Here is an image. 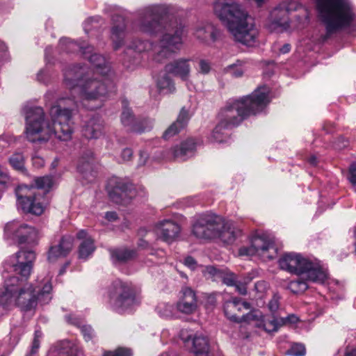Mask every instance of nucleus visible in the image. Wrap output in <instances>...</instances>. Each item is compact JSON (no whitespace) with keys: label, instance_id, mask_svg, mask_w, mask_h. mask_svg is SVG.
<instances>
[{"label":"nucleus","instance_id":"obj_39","mask_svg":"<svg viewBox=\"0 0 356 356\" xmlns=\"http://www.w3.org/2000/svg\"><path fill=\"white\" fill-rule=\"evenodd\" d=\"M224 269L216 268L212 266H206L203 270V274L207 279H211L213 281H220Z\"/></svg>","mask_w":356,"mask_h":356},{"label":"nucleus","instance_id":"obj_23","mask_svg":"<svg viewBox=\"0 0 356 356\" xmlns=\"http://www.w3.org/2000/svg\"><path fill=\"white\" fill-rule=\"evenodd\" d=\"M193 35L200 42L209 44L217 38V31L209 22H200L193 29Z\"/></svg>","mask_w":356,"mask_h":356},{"label":"nucleus","instance_id":"obj_17","mask_svg":"<svg viewBox=\"0 0 356 356\" xmlns=\"http://www.w3.org/2000/svg\"><path fill=\"white\" fill-rule=\"evenodd\" d=\"M218 223L220 224V227L215 232V238H218L225 244H232L241 234V230L233 222L226 221L220 216L218 217Z\"/></svg>","mask_w":356,"mask_h":356},{"label":"nucleus","instance_id":"obj_61","mask_svg":"<svg viewBox=\"0 0 356 356\" xmlns=\"http://www.w3.org/2000/svg\"><path fill=\"white\" fill-rule=\"evenodd\" d=\"M291 50V45L289 44H284L282 48L280 49V54H286L289 53Z\"/></svg>","mask_w":356,"mask_h":356},{"label":"nucleus","instance_id":"obj_15","mask_svg":"<svg viewBox=\"0 0 356 356\" xmlns=\"http://www.w3.org/2000/svg\"><path fill=\"white\" fill-rule=\"evenodd\" d=\"M218 216L204 214L197 218L193 225V234L198 238H215V232L220 224L218 223Z\"/></svg>","mask_w":356,"mask_h":356},{"label":"nucleus","instance_id":"obj_57","mask_svg":"<svg viewBox=\"0 0 356 356\" xmlns=\"http://www.w3.org/2000/svg\"><path fill=\"white\" fill-rule=\"evenodd\" d=\"M269 309L271 312H275L279 307L278 300L275 298H273L268 303Z\"/></svg>","mask_w":356,"mask_h":356},{"label":"nucleus","instance_id":"obj_44","mask_svg":"<svg viewBox=\"0 0 356 356\" xmlns=\"http://www.w3.org/2000/svg\"><path fill=\"white\" fill-rule=\"evenodd\" d=\"M151 44L147 41H139L138 43L134 42L132 44L128 45V49H134L138 52H142L147 50Z\"/></svg>","mask_w":356,"mask_h":356},{"label":"nucleus","instance_id":"obj_50","mask_svg":"<svg viewBox=\"0 0 356 356\" xmlns=\"http://www.w3.org/2000/svg\"><path fill=\"white\" fill-rule=\"evenodd\" d=\"M280 323L282 325H289V324H295L298 321V318L293 315H289L286 317H280Z\"/></svg>","mask_w":356,"mask_h":356},{"label":"nucleus","instance_id":"obj_49","mask_svg":"<svg viewBox=\"0 0 356 356\" xmlns=\"http://www.w3.org/2000/svg\"><path fill=\"white\" fill-rule=\"evenodd\" d=\"M211 69V64L207 60L201 59L199 61V72L202 74H207L209 73Z\"/></svg>","mask_w":356,"mask_h":356},{"label":"nucleus","instance_id":"obj_16","mask_svg":"<svg viewBox=\"0 0 356 356\" xmlns=\"http://www.w3.org/2000/svg\"><path fill=\"white\" fill-rule=\"evenodd\" d=\"M108 193L112 200L117 204H127L133 197L134 191L132 185L120 178H113L108 182Z\"/></svg>","mask_w":356,"mask_h":356},{"label":"nucleus","instance_id":"obj_29","mask_svg":"<svg viewBox=\"0 0 356 356\" xmlns=\"http://www.w3.org/2000/svg\"><path fill=\"white\" fill-rule=\"evenodd\" d=\"M93 160V154L90 151L87 152L79 159L77 170L86 179H89L90 176L95 177L92 175Z\"/></svg>","mask_w":356,"mask_h":356},{"label":"nucleus","instance_id":"obj_1","mask_svg":"<svg viewBox=\"0 0 356 356\" xmlns=\"http://www.w3.org/2000/svg\"><path fill=\"white\" fill-rule=\"evenodd\" d=\"M35 258L33 251L22 250L6 262L5 268L12 269L22 279L15 276L7 278L3 274L5 281L0 291V305L3 307L10 309L16 306L22 311H30L36 307L38 301L47 304L51 300L52 286L49 280H44L42 286H37V296L33 284L25 282L31 275Z\"/></svg>","mask_w":356,"mask_h":356},{"label":"nucleus","instance_id":"obj_54","mask_svg":"<svg viewBox=\"0 0 356 356\" xmlns=\"http://www.w3.org/2000/svg\"><path fill=\"white\" fill-rule=\"evenodd\" d=\"M100 20L99 17H90L88 18L83 24L84 30L86 33H88V31L90 30V28L89 27L90 25H92L93 22L98 23Z\"/></svg>","mask_w":356,"mask_h":356},{"label":"nucleus","instance_id":"obj_20","mask_svg":"<svg viewBox=\"0 0 356 356\" xmlns=\"http://www.w3.org/2000/svg\"><path fill=\"white\" fill-rule=\"evenodd\" d=\"M250 305L248 302L242 301L241 299L234 298L227 300L224 304V312L225 316L232 321H240V317L238 313L242 312L243 310H249Z\"/></svg>","mask_w":356,"mask_h":356},{"label":"nucleus","instance_id":"obj_45","mask_svg":"<svg viewBox=\"0 0 356 356\" xmlns=\"http://www.w3.org/2000/svg\"><path fill=\"white\" fill-rule=\"evenodd\" d=\"M288 353L291 356H304L305 355V348L302 344L296 343L291 346Z\"/></svg>","mask_w":356,"mask_h":356},{"label":"nucleus","instance_id":"obj_62","mask_svg":"<svg viewBox=\"0 0 356 356\" xmlns=\"http://www.w3.org/2000/svg\"><path fill=\"white\" fill-rule=\"evenodd\" d=\"M343 356H356V349L347 350Z\"/></svg>","mask_w":356,"mask_h":356},{"label":"nucleus","instance_id":"obj_27","mask_svg":"<svg viewBox=\"0 0 356 356\" xmlns=\"http://www.w3.org/2000/svg\"><path fill=\"white\" fill-rule=\"evenodd\" d=\"M196 149V143L194 139L190 138L181 143L172 149V155L175 159L185 161L192 156Z\"/></svg>","mask_w":356,"mask_h":356},{"label":"nucleus","instance_id":"obj_56","mask_svg":"<svg viewBox=\"0 0 356 356\" xmlns=\"http://www.w3.org/2000/svg\"><path fill=\"white\" fill-rule=\"evenodd\" d=\"M33 164L36 168H41L44 165V159L38 156H34L32 158Z\"/></svg>","mask_w":356,"mask_h":356},{"label":"nucleus","instance_id":"obj_3","mask_svg":"<svg viewBox=\"0 0 356 356\" xmlns=\"http://www.w3.org/2000/svg\"><path fill=\"white\" fill-rule=\"evenodd\" d=\"M89 61L95 67V74L101 75V80L89 76L87 67L70 66L64 70V83L73 94L79 93L82 102L101 99L115 88L111 67L102 55L95 54ZM82 104L86 106L84 102Z\"/></svg>","mask_w":356,"mask_h":356},{"label":"nucleus","instance_id":"obj_59","mask_svg":"<svg viewBox=\"0 0 356 356\" xmlns=\"http://www.w3.org/2000/svg\"><path fill=\"white\" fill-rule=\"evenodd\" d=\"M105 218L109 221H114L118 218L117 213L114 211L107 212L105 214Z\"/></svg>","mask_w":356,"mask_h":356},{"label":"nucleus","instance_id":"obj_9","mask_svg":"<svg viewBox=\"0 0 356 356\" xmlns=\"http://www.w3.org/2000/svg\"><path fill=\"white\" fill-rule=\"evenodd\" d=\"M108 296L111 305L119 313L130 309L136 304L133 286L120 280L112 283L108 289Z\"/></svg>","mask_w":356,"mask_h":356},{"label":"nucleus","instance_id":"obj_35","mask_svg":"<svg viewBox=\"0 0 356 356\" xmlns=\"http://www.w3.org/2000/svg\"><path fill=\"white\" fill-rule=\"evenodd\" d=\"M256 326L258 327H262L266 332H277L278 329L282 327L280 323V318H264L262 316L260 323H257Z\"/></svg>","mask_w":356,"mask_h":356},{"label":"nucleus","instance_id":"obj_31","mask_svg":"<svg viewBox=\"0 0 356 356\" xmlns=\"http://www.w3.org/2000/svg\"><path fill=\"white\" fill-rule=\"evenodd\" d=\"M192 351L195 356H208L209 346L208 339L202 335H195L193 338Z\"/></svg>","mask_w":356,"mask_h":356},{"label":"nucleus","instance_id":"obj_47","mask_svg":"<svg viewBox=\"0 0 356 356\" xmlns=\"http://www.w3.org/2000/svg\"><path fill=\"white\" fill-rule=\"evenodd\" d=\"M229 129H227V128H222L221 130H220L218 131V133H217L216 134V136L218 138H221L222 140H218L216 137L214 136L213 134H214V130L213 131L211 135V137H210V140L211 142H216V143H222V142H225L226 141V139L227 138V134L225 132L226 130H228Z\"/></svg>","mask_w":356,"mask_h":356},{"label":"nucleus","instance_id":"obj_63","mask_svg":"<svg viewBox=\"0 0 356 356\" xmlns=\"http://www.w3.org/2000/svg\"><path fill=\"white\" fill-rule=\"evenodd\" d=\"M309 162L312 165H316L317 164V159L315 156H311L309 159Z\"/></svg>","mask_w":356,"mask_h":356},{"label":"nucleus","instance_id":"obj_32","mask_svg":"<svg viewBox=\"0 0 356 356\" xmlns=\"http://www.w3.org/2000/svg\"><path fill=\"white\" fill-rule=\"evenodd\" d=\"M122 104V113L121 116V121L124 126L129 127V129L132 131L142 132L144 130L138 129L135 126V118L132 115L131 110L127 107V101L124 99Z\"/></svg>","mask_w":356,"mask_h":356},{"label":"nucleus","instance_id":"obj_52","mask_svg":"<svg viewBox=\"0 0 356 356\" xmlns=\"http://www.w3.org/2000/svg\"><path fill=\"white\" fill-rule=\"evenodd\" d=\"M349 173L350 176L348 179L350 182L353 185L356 186V163L351 164L349 168Z\"/></svg>","mask_w":356,"mask_h":356},{"label":"nucleus","instance_id":"obj_13","mask_svg":"<svg viewBox=\"0 0 356 356\" xmlns=\"http://www.w3.org/2000/svg\"><path fill=\"white\" fill-rule=\"evenodd\" d=\"M298 5L295 2L289 4L282 3L275 8L270 13L268 29L271 31L282 32L289 27V14L298 9Z\"/></svg>","mask_w":356,"mask_h":356},{"label":"nucleus","instance_id":"obj_4","mask_svg":"<svg viewBox=\"0 0 356 356\" xmlns=\"http://www.w3.org/2000/svg\"><path fill=\"white\" fill-rule=\"evenodd\" d=\"M213 10L234 40L248 46L255 42L258 31L241 3L236 0H216Z\"/></svg>","mask_w":356,"mask_h":356},{"label":"nucleus","instance_id":"obj_46","mask_svg":"<svg viewBox=\"0 0 356 356\" xmlns=\"http://www.w3.org/2000/svg\"><path fill=\"white\" fill-rule=\"evenodd\" d=\"M179 337L184 343L187 346L188 344L193 342V338L194 337L190 330L187 329H183L179 332Z\"/></svg>","mask_w":356,"mask_h":356},{"label":"nucleus","instance_id":"obj_40","mask_svg":"<svg viewBox=\"0 0 356 356\" xmlns=\"http://www.w3.org/2000/svg\"><path fill=\"white\" fill-rule=\"evenodd\" d=\"M262 318L261 314L259 311H252L240 317L239 322H247L253 323L255 326L257 323H260Z\"/></svg>","mask_w":356,"mask_h":356},{"label":"nucleus","instance_id":"obj_55","mask_svg":"<svg viewBox=\"0 0 356 356\" xmlns=\"http://www.w3.org/2000/svg\"><path fill=\"white\" fill-rule=\"evenodd\" d=\"M233 286L236 287V290L241 295H245L247 293V289L245 284L241 282L240 280H237L236 284H234Z\"/></svg>","mask_w":356,"mask_h":356},{"label":"nucleus","instance_id":"obj_34","mask_svg":"<svg viewBox=\"0 0 356 356\" xmlns=\"http://www.w3.org/2000/svg\"><path fill=\"white\" fill-rule=\"evenodd\" d=\"M156 82L157 88L161 93H171L175 90L173 81L166 73L159 74Z\"/></svg>","mask_w":356,"mask_h":356},{"label":"nucleus","instance_id":"obj_26","mask_svg":"<svg viewBox=\"0 0 356 356\" xmlns=\"http://www.w3.org/2000/svg\"><path fill=\"white\" fill-rule=\"evenodd\" d=\"M59 48L61 51L67 53L81 51L85 58L89 60V57L93 55V47L85 45L84 43L78 44L69 38L61 39L59 42Z\"/></svg>","mask_w":356,"mask_h":356},{"label":"nucleus","instance_id":"obj_42","mask_svg":"<svg viewBox=\"0 0 356 356\" xmlns=\"http://www.w3.org/2000/svg\"><path fill=\"white\" fill-rule=\"evenodd\" d=\"M156 310L162 317H170L172 315L173 306L165 302L159 303Z\"/></svg>","mask_w":356,"mask_h":356},{"label":"nucleus","instance_id":"obj_60","mask_svg":"<svg viewBox=\"0 0 356 356\" xmlns=\"http://www.w3.org/2000/svg\"><path fill=\"white\" fill-rule=\"evenodd\" d=\"M148 155L145 152L140 151V164L144 165L146 163V161L147 159Z\"/></svg>","mask_w":356,"mask_h":356},{"label":"nucleus","instance_id":"obj_58","mask_svg":"<svg viewBox=\"0 0 356 356\" xmlns=\"http://www.w3.org/2000/svg\"><path fill=\"white\" fill-rule=\"evenodd\" d=\"M184 264L188 267L193 269V268H195V266L196 265V261L193 257H188L185 259Z\"/></svg>","mask_w":356,"mask_h":356},{"label":"nucleus","instance_id":"obj_8","mask_svg":"<svg viewBox=\"0 0 356 356\" xmlns=\"http://www.w3.org/2000/svg\"><path fill=\"white\" fill-rule=\"evenodd\" d=\"M281 269L290 273L305 275L307 280L323 283L327 278L326 272L319 264L312 262L300 254H284L278 261Z\"/></svg>","mask_w":356,"mask_h":356},{"label":"nucleus","instance_id":"obj_22","mask_svg":"<svg viewBox=\"0 0 356 356\" xmlns=\"http://www.w3.org/2000/svg\"><path fill=\"white\" fill-rule=\"evenodd\" d=\"M196 295L191 288L186 287L182 289V296L177 304L178 311L186 314H191L197 309Z\"/></svg>","mask_w":356,"mask_h":356},{"label":"nucleus","instance_id":"obj_19","mask_svg":"<svg viewBox=\"0 0 356 356\" xmlns=\"http://www.w3.org/2000/svg\"><path fill=\"white\" fill-rule=\"evenodd\" d=\"M190 62L191 60L186 58L175 60L165 65V72L179 77L183 81H187L191 70Z\"/></svg>","mask_w":356,"mask_h":356},{"label":"nucleus","instance_id":"obj_41","mask_svg":"<svg viewBox=\"0 0 356 356\" xmlns=\"http://www.w3.org/2000/svg\"><path fill=\"white\" fill-rule=\"evenodd\" d=\"M220 280L227 286H233L234 284H236L238 277L234 273L227 269H224Z\"/></svg>","mask_w":356,"mask_h":356},{"label":"nucleus","instance_id":"obj_28","mask_svg":"<svg viewBox=\"0 0 356 356\" xmlns=\"http://www.w3.org/2000/svg\"><path fill=\"white\" fill-rule=\"evenodd\" d=\"M188 119L189 118L188 112L184 109H181L177 119V121L171 124L164 132L163 138L165 139H168L177 134L181 129H184L186 127Z\"/></svg>","mask_w":356,"mask_h":356},{"label":"nucleus","instance_id":"obj_48","mask_svg":"<svg viewBox=\"0 0 356 356\" xmlns=\"http://www.w3.org/2000/svg\"><path fill=\"white\" fill-rule=\"evenodd\" d=\"M132 353L128 348H118L113 352H107L103 356H131Z\"/></svg>","mask_w":356,"mask_h":356},{"label":"nucleus","instance_id":"obj_53","mask_svg":"<svg viewBox=\"0 0 356 356\" xmlns=\"http://www.w3.org/2000/svg\"><path fill=\"white\" fill-rule=\"evenodd\" d=\"M133 156V151L129 148L124 149L121 152L122 161L125 162L129 161Z\"/></svg>","mask_w":356,"mask_h":356},{"label":"nucleus","instance_id":"obj_12","mask_svg":"<svg viewBox=\"0 0 356 356\" xmlns=\"http://www.w3.org/2000/svg\"><path fill=\"white\" fill-rule=\"evenodd\" d=\"M277 254L278 248L274 238L264 234L254 236L250 247L239 250L240 255L257 254L264 261L275 259Z\"/></svg>","mask_w":356,"mask_h":356},{"label":"nucleus","instance_id":"obj_64","mask_svg":"<svg viewBox=\"0 0 356 356\" xmlns=\"http://www.w3.org/2000/svg\"><path fill=\"white\" fill-rule=\"evenodd\" d=\"M138 246L141 248H146L148 246V243L145 241L140 239L138 242Z\"/></svg>","mask_w":356,"mask_h":356},{"label":"nucleus","instance_id":"obj_5","mask_svg":"<svg viewBox=\"0 0 356 356\" xmlns=\"http://www.w3.org/2000/svg\"><path fill=\"white\" fill-rule=\"evenodd\" d=\"M270 90L266 86L257 88L250 95L240 99H229L219 113V123L214 128V136L222 128L232 129L245 118L264 110L270 102Z\"/></svg>","mask_w":356,"mask_h":356},{"label":"nucleus","instance_id":"obj_38","mask_svg":"<svg viewBox=\"0 0 356 356\" xmlns=\"http://www.w3.org/2000/svg\"><path fill=\"white\" fill-rule=\"evenodd\" d=\"M307 279L302 280L298 278L296 280L291 281L288 285L289 289L293 293L304 292L308 288Z\"/></svg>","mask_w":356,"mask_h":356},{"label":"nucleus","instance_id":"obj_33","mask_svg":"<svg viewBox=\"0 0 356 356\" xmlns=\"http://www.w3.org/2000/svg\"><path fill=\"white\" fill-rule=\"evenodd\" d=\"M111 259L114 263L126 262L136 256V252L127 248H115L110 250Z\"/></svg>","mask_w":356,"mask_h":356},{"label":"nucleus","instance_id":"obj_25","mask_svg":"<svg viewBox=\"0 0 356 356\" xmlns=\"http://www.w3.org/2000/svg\"><path fill=\"white\" fill-rule=\"evenodd\" d=\"M83 135L88 139L99 138L104 134V124L98 116H94L88 120L82 129Z\"/></svg>","mask_w":356,"mask_h":356},{"label":"nucleus","instance_id":"obj_43","mask_svg":"<svg viewBox=\"0 0 356 356\" xmlns=\"http://www.w3.org/2000/svg\"><path fill=\"white\" fill-rule=\"evenodd\" d=\"M40 331H35L31 350L26 356H37L40 348V339L42 337Z\"/></svg>","mask_w":356,"mask_h":356},{"label":"nucleus","instance_id":"obj_14","mask_svg":"<svg viewBox=\"0 0 356 356\" xmlns=\"http://www.w3.org/2000/svg\"><path fill=\"white\" fill-rule=\"evenodd\" d=\"M5 234L8 237L16 240L19 244L35 243L38 234L34 227L17 222L8 223L5 227Z\"/></svg>","mask_w":356,"mask_h":356},{"label":"nucleus","instance_id":"obj_24","mask_svg":"<svg viewBox=\"0 0 356 356\" xmlns=\"http://www.w3.org/2000/svg\"><path fill=\"white\" fill-rule=\"evenodd\" d=\"M113 26L111 29V39L113 42V49L118 50L124 44L126 26L124 17L120 15L113 17Z\"/></svg>","mask_w":356,"mask_h":356},{"label":"nucleus","instance_id":"obj_11","mask_svg":"<svg viewBox=\"0 0 356 356\" xmlns=\"http://www.w3.org/2000/svg\"><path fill=\"white\" fill-rule=\"evenodd\" d=\"M166 32L161 36L159 40L160 50L158 53L159 58H168L180 51L184 43V38L186 35V31L184 26L177 25L175 29H170L164 27Z\"/></svg>","mask_w":356,"mask_h":356},{"label":"nucleus","instance_id":"obj_7","mask_svg":"<svg viewBox=\"0 0 356 356\" xmlns=\"http://www.w3.org/2000/svg\"><path fill=\"white\" fill-rule=\"evenodd\" d=\"M35 186L26 185L20 186L16 191L18 207L24 213L36 216L41 215L44 210L41 200L44 194L39 192V189L48 191L53 186V179L50 176L38 177L35 179Z\"/></svg>","mask_w":356,"mask_h":356},{"label":"nucleus","instance_id":"obj_37","mask_svg":"<svg viewBox=\"0 0 356 356\" xmlns=\"http://www.w3.org/2000/svg\"><path fill=\"white\" fill-rule=\"evenodd\" d=\"M24 157L22 153H15L9 158L10 165L16 170L25 173Z\"/></svg>","mask_w":356,"mask_h":356},{"label":"nucleus","instance_id":"obj_30","mask_svg":"<svg viewBox=\"0 0 356 356\" xmlns=\"http://www.w3.org/2000/svg\"><path fill=\"white\" fill-rule=\"evenodd\" d=\"M77 237L83 239L79 245V258H88L95 250L94 241L90 237L87 236V233L84 230H81L77 233Z\"/></svg>","mask_w":356,"mask_h":356},{"label":"nucleus","instance_id":"obj_51","mask_svg":"<svg viewBox=\"0 0 356 356\" xmlns=\"http://www.w3.org/2000/svg\"><path fill=\"white\" fill-rule=\"evenodd\" d=\"M81 332L86 341H89L92 339L94 332L90 326L84 325L81 327Z\"/></svg>","mask_w":356,"mask_h":356},{"label":"nucleus","instance_id":"obj_21","mask_svg":"<svg viewBox=\"0 0 356 356\" xmlns=\"http://www.w3.org/2000/svg\"><path fill=\"white\" fill-rule=\"evenodd\" d=\"M74 238L70 236H63L57 245L51 246L48 252V260L54 262L58 258L67 256L73 248Z\"/></svg>","mask_w":356,"mask_h":356},{"label":"nucleus","instance_id":"obj_10","mask_svg":"<svg viewBox=\"0 0 356 356\" xmlns=\"http://www.w3.org/2000/svg\"><path fill=\"white\" fill-rule=\"evenodd\" d=\"M165 12L162 6H147L138 12L139 19L135 26L140 32L154 35L163 29L161 18Z\"/></svg>","mask_w":356,"mask_h":356},{"label":"nucleus","instance_id":"obj_36","mask_svg":"<svg viewBox=\"0 0 356 356\" xmlns=\"http://www.w3.org/2000/svg\"><path fill=\"white\" fill-rule=\"evenodd\" d=\"M245 61L237 60L236 63L225 67L223 72L235 78L241 77L245 71Z\"/></svg>","mask_w":356,"mask_h":356},{"label":"nucleus","instance_id":"obj_6","mask_svg":"<svg viewBox=\"0 0 356 356\" xmlns=\"http://www.w3.org/2000/svg\"><path fill=\"white\" fill-rule=\"evenodd\" d=\"M316 6L326 38L342 30L356 31V11L350 0H316Z\"/></svg>","mask_w":356,"mask_h":356},{"label":"nucleus","instance_id":"obj_18","mask_svg":"<svg viewBox=\"0 0 356 356\" xmlns=\"http://www.w3.org/2000/svg\"><path fill=\"white\" fill-rule=\"evenodd\" d=\"M180 230L179 225L170 220L160 221L154 228L156 236L167 243L172 242L178 236Z\"/></svg>","mask_w":356,"mask_h":356},{"label":"nucleus","instance_id":"obj_2","mask_svg":"<svg viewBox=\"0 0 356 356\" xmlns=\"http://www.w3.org/2000/svg\"><path fill=\"white\" fill-rule=\"evenodd\" d=\"M60 99L57 104L51 107L49 115L51 122L44 117L41 107H26L24 109L26 118V137L31 143L47 142L56 138L67 141L73 133L72 110L77 105L74 99Z\"/></svg>","mask_w":356,"mask_h":356}]
</instances>
